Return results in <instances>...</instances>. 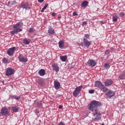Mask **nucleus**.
I'll use <instances>...</instances> for the list:
<instances>
[{
    "instance_id": "f257e3e1",
    "label": "nucleus",
    "mask_w": 125,
    "mask_h": 125,
    "mask_svg": "<svg viewBox=\"0 0 125 125\" xmlns=\"http://www.w3.org/2000/svg\"><path fill=\"white\" fill-rule=\"evenodd\" d=\"M101 106V103L100 102L93 101L91 102V103L90 104V106L89 109L90 111L93 112V114L94 116L97 115L96 117L94 119V121L95 122H97V121H99L101 119V113L98 112V110H97V108H99Z\"/></svg>"
},
{
    "instance_id": "f03ea898",
    "label": "nucleus",
    "mask_w": 125,
    "mask_h": 125,
    "mask_svg": "<svg viewBox=\"0 0 125 125\" xmlns=\"http://www.w3.org/2000/svg\"><path fill=\"white\" fill-rule=\"evenodd\" d=\"M1 116H9V107H2L0 110Z\"/></svg>"
},
{
    "instance_id": "7ed1b4c3",
    "label": "nucleus",
    "mask_w": 125,
    "mask_h": 125,
    "mask_svg": "<svg viewBox=\"0 0 125 125\" xmlns=\"http://www.w3.org/2000/svg\"><path fill=\"white\" fill-rule=\"evenodd\" d=\"M83 88V86H79L76 87L75 90L73 91V95L74 97H77L79 94H80V92L82 91V89Z\"/></svg>"
},
{
    "instance_id": "20e7f679",
    "label": "nucleus",
    "mask_w": 125,
    "mask_h": 125,
    "mask_svg": "<svg viewBox=\"0 0 125 125\" xmlns=\"http://www.w3.org/2000/svg\"><path fill=\"white\" fill-rule=\"evenodd\" d=\"M14 73H15V70L11 68H7L5 72V75L6 76H11L12 75H13Z\"/></svg>"
},
{
    "instance_id": "39448f33",
    "label": "nucleus",
    "mask_w": 125,
    "mask_h": 125,
    "mask_svg": "<svg viewBox=\"0 0 125 125\" xmlns=\"http://www.w3.org/2000/svg\"><path fill=\"white\" fill-rule=\"evenodd\" d=\"M16 49L17 48L16 47H13L12 48H9L7 51V53L9 56H12Z\"/></svg>"
},
{
    "instance_id": "423d86ee",
    "label": "nucleus",
    "mask_w": 125,
    "mask_h": 125,
    "mask_svg": "<svg viewBox=\"0 0 125 125\" xmlns=\"http://www.w3.org/2000/svg\"><path fill=\"white\" fill-rule=\"evenodd\" d=\"M21 7L23 9H26V10H28V9H31V7L28 2H23L21 3Z\"/></svg>"
},
{
    "instance_id": "0eeeda50",
    "label": "nucleus",
    "mask_w": 125,
    "mask_h": 125,
    "mask_svg": "<svg viewBox=\"0 0 125 125\" xmlns=\"http://www.w3.org/2000/svg\"><path fill=\"white\" fill-rule=\"evenodd\" d=\"M23 26V22H19L18 23H16L14 25H13V28L16 30H21L22 31V29H21V27Z\"/></svg>"
},
{
    "instance_id": "6e6552de",
    "label": "nucleus",
    "mask_w": 125,
    "mask_h": 125,
    "mask_svg": "<svg viewBox=\"0 0 125 125\" xmlns=\"http://www.w3.org/2000/svg\"><path fill=\"white\" fill-rule=\"evenodd\" d=\"M83 45H84L85 47H87L88 48L90 45H91V42L88 41V40H86L85 38L83 39Z\"/></svg>"
},
{
    "instance_id": "1a4fd4ad",
    "label": "nucleus",
    "mask_w": 125,
    "mask_h": 125,
    "mask_svg": "<svg viewBox=\"0 0 125 125\" xmlns=\"http://www.w3.org/2000/svg\"><path fill=\"white\" fill-rule=\"evenodd\" d=\"M87 63L89 67H95L96 66V62L91 59L89 60Z\"/></svg>"
},
{
    "instance_id": "9d476101",
    "label": "nucleus",
    "mask_w": 125,
    "mask_h": 125,
    "mask_svg": "<svg viewBox=\"0 0 125 125\" xmlns=\"http://www.w3.org/2000/svg\"><path fill=\"white\" fill-rule=\"evenodd\" d=\"M105 95L107 98L111 99V98H112V97L115 95V92L112 90H110L105 94Z\"/></svg>"
},
{
    "instance_id": "9b49d317",
    "label": "nucleus",
    "mask_w": 125,
    "mask_h": 125,
    "mask_svg": "<svg viewBox=\"0 0 125 125\" xmlns=\"http://www.w3.org/2000/svg\"><path fill=\"white\" fill-rule=\"evenodd\" d=\"M19 61H20V62H22L24 63H26V62L28 61V60L27 59V58H25L24 57V56L22 55H20L19 56Z\"/></svg>"
},
{
    "instance_id": "f8f14e48",
    "label": "nucleus",
    "mask_w": 125,
    "mask_h": 125,
    "mask_svg": "<svg viewBox=\"0 0 125 125\" xmlns=\"http://www.w3.org/2000/svg\"><path fill=\"white\" fill-rule=\"evenodd\" d=\"M61 84L60 83L58 82V81H55L54 82V86L55 89L58 90L60 88Z\"/></svg>"
},
{
    "instance_id": "ddd939ff",
    "label": "nucleus",
    "mask_w": 125,
    "mask_h": 125,
    "mask_svg": "<svg viewBox=\"0 0 125 125\" xmlns=\"http://www.w3.org/2000/svg\"><path fill=\"white\" fill-rule=\"evenodd\" d=\"M104 83L105 86H110V85H112L113 84V82L111 80L109 79L104 82Z\"/></svg>"
},
{
    "instance_id": "4468645a",
    "label": "nucleus",
    "mask_w": 125,
    "mask_h": 125,
    "mask_svg": "<svg viewBox=\"0 0 125 125\" xmlns=\"http://www.w3.org/2000/svg\"><path fill=\"white\" fill-rule=\"evenodd\" d=\"M52 68H53V70L55 71V72H59V69H60L59 66L57 64L55 63L53 64Z\"/></svg>"
},
{
    "instance_id": "2eb2a0df",
    "label": "nucleus",
    "mask_w": 125,
    "mask_h": 125,
    "mask_svg": "<svg viewBox=\"0 0 125 125\" xmlns=\"http://www.w3.org/2000/svg\"><path fill=\"white\" fill-rule=\"evenodd\" d=\"M103 84L100 81H96L95 82V87H99V88H100V87H101Z\"/></svg>"
},
{
    "instance_id": "dca6fc26",
    "label": "nucleus",
    "mask_w": 125,
    "mask_h": 125,
    "mask_svg": "<svg viewBox=\"0 0 125 125\" xmlns=\"http://www.w3.org/2000/svg\"><path fill=\"white\" fill-rule=\"evenodd\" d=\"M23 42L24 44L28 45V44H30V42H31V40L29 39V38H25L23 39Z\"/></svg>"
},
{
    "instance_id": "f3484780",
    "label": "nucleus",
    "mask_w": 125,
    "mask_h": 125,
    "mask_svg": "<svg viewBox=\"0 0 125 125\" xmlns=\"http://www.w3.org/2000/svg\"><path fill=\"white\" fill-rule=\"evenodd\" d=\"M38 74L41 76H44L45 75V70L43 69H40L38 72Z\"/></svg>"
},
{
    "instance_id": "a211bd4d",
    "label": "nucleus",
    "mask_w": 125,
    "mask_h": 125,
    "mask_svg": "<svg viewBox=\"0 0 125 125\" xmlns=\"http://www.w3.org/2000/svg\"><path fill=\"white\" fill-rule=\"evenodd\" d=\"M12 110L13 112H14L15 113H17V112L19 111V107L17 105H15L12 107Z\"/></svg>"
},
{
    "instance_id": "6ab92c4d",
    "label": "nucleus",
    "mask_w": 125,
    "mask_h": 125,
    "mask_svg": "<svg viewBox=\"0 0 125 125\" xmlns=\"http://www.w3.org/2000/svg\"><path fill=\"white\" fill-rule=\"evenodd\" d=\"M88 4V2L87 1H84L82 2L81 4V6L82 7H83V8H85L87 6Z\"/></svg>"
},
{
    "instance_id": "aec40b11",
    "label": "nucleus",
    "mask_w": 125,
    "mask_h": 125,
    "mask_svg": "<svg viewBox=\"0 0 125 125\" xmlns=\"http://www.w3.org/2000/svg\"><path fill=\"white\" fill-rule=\"evenodd\" d=\"M100 89L103 91V92H107L108 91V89L106 87H105V86L103 84L102 86L100 87Z\"/></svg>"
},
{
    "instance_id": "412c9836",
    "label": "nucleus",
    "mask_w": 125,
    "mask_h": 125,
    "mask_svg": "<svg viewBox=\"0 0 125 125\" xmlns=\"http://www.w3.org/2000/svg\"><path fill=\"white\" fill-rule=\"evenodd\" d=\"M48 34H50V35H54V34H55V31L53 28H49L48 30Z\"/></svg>"
},
{
    "instance_id": "4be33fe9",
    "label": "nucleus",
    "mask_w": 125,
    "mask_h": 125,
    "mask_svg": "<svg viewBox=\"0 0 125 125\" xmlns=\"http://www.w3.org/2000/svg\"><path fill=\"white\" fill-rule=\"evenodd\" d=\"M19 32H22V30L21 29L20 30L15 29L11 31V34L12 35H14V34H18V33H19Z\"/></svg>"
},
{
    "instance_id": "5701e85b",
    "label": "nucleus",
    "mask_w": 125,
    "mask_h": 125,
    "mask_svg": "<svg viewBox=\"0 0 125 125\" xmlns=\"http://www.w3.org/2000/svg\"><path fill=\"white\" fill-rule=\"evenodd\" d=\"M60 59L62 62H66V60H67V56H61L60 57Z\"/></svg>"
},
{
    "instance_id": "b1692460",
    "label": "nucleus",
    "mask_w": 125,
    "mask_h": 125,
    "mask_svg": "<svg viewBox=\"0 0 125 125\" xmlns=\"http://www.w3.org/2000/svg\"><path fill=\"white\" fill-rule=\"evenodd\" d=\"M59 46L60 48H63V47H64V42L62 41H60L59 42Z\"/></svg>"
},
{
    "instance_id": "393cba45",
    "label": "nucleus",
    "mask_w": 125,
    "mask_h": 125,
    "mask_svg": "<svg viewBox=\"0 0 125 125\" xmlns=\"http://www.w3.org/2000/svg\"><path fill=\"white\" fill-rule=\"evenodd\" d=\"M36 105L37 107L39 108H42V102L39 101L37 103Z\"/></svg>"
},
{
    "instance_id": "a878e982",
    "label": "nucleus",
    "mask_w": 125,
    "mask_h": 125,
    "mask_svg": "<svg viewBox=\"0 0 125 125\" xmlns=\"http://www.w3.org/2000/svg\"><path fill=\"white\" fill-rule=\"evenodd\" d=\"M112 19H113V22H117L118 21V16L117 15L113 16Z\"/></svg>"
},
{
    "instance_id": "bb28decb",
    "label": "nucleus",
    "mask_w": 125,
    "mask_h": 125,
    "mask_svg": "<svg viewBox=\"0 0 125 125\" xmlns=\"http://www.w3.org/2000/svg\"><path fill=\"white\" fill-rule=\"evenodd\" d=\"M119 78L120 79V80H125V74L123 73L122 75H119Z\"/></svg>"
},
{
    "instance_id": "cd10ccee",
    "label": "nucleus",
    "mask_w": 125,
    "mask_h": 125,
    "mask_svg": "<svg viewBox=\"0 0 125 125\" xmlns=\"http://www.w3.org/2000/svg\"><path fill=\"white\" fill-rule=\"evenodd\" d=\"M2 61L4 64H6V63H8V59L4 58L2 60Z\"/></svg>"
},
{
    "instance_id": "c85d7f7f",
    "label": "nucleus",
    "mask_w": 125,
    "mask_h": 125,
    "mask_svg": "<svg viewBox=\"0 0 125 125\" xmlns=\"http://www.w3.org/2000/svg\"><path fill=\"white\" fill-rule=\"evenodd\" d=\"M104 68H105V69H109V68H110V64L108 63H105Z\"/></svg>"
},
{
    "instance_id": "c756f323",
    "label": "nucleus",
    "mask_w": 125,
    "mask_h": 125,
    "mask_svg": "<svg viewBox=\"0 0 125 125\" xmlns=\"http://www.w3.org/2000/svg\"><path fill=\"white\" fill-rule=\"evenodd\" d=\"M37 82H38V83L40 84V85H42V80L39 79L38 80Z\"/></svg>"
},
{
    "instance_id": "7c9ffc66",
    "label": "nucleus",
    "mask_w": 125,
    "mask_h": 125,
    "mask_svg": "<svg viewBox=\"0 0 125 125\" xmlns=\"http://www.w3.org/2000/svg\"><path fill=\"white\" fill-rule=\"evenodd\" d=\"M28 32H29V33H34V32H35V29L31 27L29 29Z\"/></svg>"
},
{
    "instance_id": "2f4dec72",
    "label": "nucleus",
    "mask_w": 125,
    "mask_h": 125,
    "mask_svg": "<svg viewBox=\"0 0 125 125\" xmlns=\"http://www.w3.org/2000/svg\"><path fill=\"white\" fill-rule=\"evenodd\" d=\"M84 39H86V40H88V39H89V35L85 34Z\"/></svg>"
},
{
    "instance_id": "473e14b6",
    "label": "nucleus",
    "mask_w": 125,
    "mask_h": 125,
    "mask_svg": "<svg viewBox=\"0 0 125 125\" xmlns=\"http://www.w3.org/2000/svg\"><path fill=\"white\" fill-rule=\"evenodd\" d=\"M104 54H105V55H109V54H110V51L106 50L104 52Z\"/></svg>"
},
{
    "instance_id": "72a5a7b5",
    "label": "nucleus",
    "mask_w": 125,
    "mask_h": 125,
    "mask_svg": "<svg viewBox=\"0 0 125 125\" xmlns=\"http://www.w3.org/2000/svg\"><path fill=\"white\" fill-rule=\"evenodd\" d=\"M13 98L16 99V100H19V99H20V97H18L15 95L13 96Z\"/></svg>"
},
{
    "instance_id": "f704fd0d",
    "label": "nucleus",
    "mask_w": 125,
    "mask_h": 125,
    "mask_svg": "<svg viewBox=\"0 0 125 125\" xmlns=\"http://www.w3.org/2000/svg\"><path fill=\"white\" fill-rule=\"evenodd\" d=\"M94 92V90H93V89L89 90V93H90L91 94L93 93Z\"/></svg>"
},
{
    "instance_id": "c9c22d12",
    "label": "nucleus",
    "mask_w": 125,
    "mask_h": 125,
    "mask_svg": "<svg viewBox=\"0 0 125 125\" xmlns=\"http://www.w3.org/2000/svg\"><path fill=\"white\" fill-rule=\"evenodd\" d=\"M57 125H65V123H64V122H61L60 123H59Z\"/></svg>"
},
{
    "instance_id": "e433bc0d",
    "label": "nucleus",
    "mask_w": 125,
    "mask_h": 125,
    "mask_svg": "<svg viewBox=\"0 0 125 125\" xmlns=\"http://www.w3.org/2000/svg\"><path fill=\"white\" fill-rule=\"evenodd\" d=\"M47 6H48V4H46L44 5L43 8L45 10V9H46Z\"/></svg>"
},
{
    "instance_id": "4c0bfd02",
    "label": "nucleus",
    "mask_w": 125,
    "mask_h": 125,
    "mask_svg": "<svg viewBox=\"0 0 125 125\" xmlns=\"http://www.w3.org/2000/svg\"><path fill=\"white\" fill-rule=\"evenodd\" d=\"M73 16H78V13H77V12L73 13Z\"/></svg>"
},
{
    "instance_id": "58836bf2",
    "label": "nucleus",
    "mask_w": 125,
    "mask_h": 125,
    "mask_svg": "<svg viewBox=\"0 0 125 125\" xmlns=\"http://www.w3.org/2000/svg\"><path fill=\"white\" fill-rule=\"evenodd\" d=\"M87 24V22L86 21H83L82 23L83 26H84V25H86Z\"/></svg>"
},
{
    "instance_id": "ea45409f",
    "label": "nucleus",
    "mask_w": 125,
    "mask_h": 125,
    "mask_svg": "<svg viewBox=\"0 0 125 125\" xmlns=\"http://www.w3.org/2000/svg\"><path fill=\"white\" fill-rule=\"evenodd\" d=\"M77 44H79V45H81V46H83V43H80V42H77Z\"/></svg>"
},
{
    "instance_id": "a19ab883",
    "label": "nucleus",
    "mask_w": 125,
    "mask_h": 125,
    "mask_svg": "<svg viewBox=\"0 0 125 125\" xmlns=\"http://www.w3.org/2000/svg\"><path fill=\"white\" fill-rule=\"evenodd\" d=\"M120 15L121 17H123L124 15V13H123V12L120 13Z\"/></svg>"
},
{
    "instance_id": "79ce46f5",
    "label": "nucleus",
    "mask_w": 125,
    "mask_h": 125,
    "mask_svg": "<svg viewBox=\"0 0 125 125\" xmlns=\"http://www.w3.org/2000/svg\"><path fill=\"white\" fill-rule=\"evenodd\" d=\"M38 2L42 3V2H43V0H38Z\"/></svg>"
},
{
    "instance_id": "37998d69",
    "label": "nucleus",
    "mask_w": 125,
    "mask_h": 125,
    "mask_svg": "<svg viewBox=\"0 0 125 125\" xmlns=\"http://www.w3.org/2000/svg\"><path fill=\"white\" fill-rule=\"evenodd\" d=\"M52 16H55V15H56V14H55V13L53 12L52 13Z\"/></svg>"
},
{
    "instance_id": "c03bdc74",
    "label": "nucleus",
    "mask_w": 125,
    "mask_h": 125,
    "mask_svg": "<svg viewBox=\"0 0 125 125\" xmlns=\"http://www.w3.org/2000/svg\"><path fill=\"white\" fill-rule=\"evenodd\" d=\"M44 10H45L43 8H42V10L41 11V12H43V11H44Z\"/></svg>"
},
{
    "instance_id": "a18cd8bd",
    "label": "nucleus",
    "mask_w": 125,
    "mask_h": 125,
    "mask_svg": "<svg viewBox=\"0 0 125 125\" xmlns=\"http://www.w3.org/2000/svg\"><path fill=\"white\" fill-rule=\"evenodd\" d=\"M59 109H62V108H63V106L62 105H59Z\"/></svg>"
},
{
    "instance_id": "49530a36",
    "label": "nucleus",
    "mask_w": 125,
    "mask_h": 125,
    "mask_svg": "<svg viewBox=\"0 0 125 125\" xmlns=\"http://www.w3.org/2000/svg\"><path fill=\"white\" fill-rule=\"evenodd\" d=\"M15 3H16V2L15 1H13L12 2V4H15Z\"/></svg>"
},
{
    "instance_id": "de8ad7c7",
    "label": "nucleus",
    "mask_w": 125,
    "mask_h": 125,
    "mask_svg": "<svg viewBox=\"0 0 125 125\" xmlns=\"http://www.w3.org/2000/svg\"><path fill=\"white\" fill-rule=\"evenodd\" d=\"M10 97H11L12 98H13V96H12V95H10Z\"/></svg>"
},
{
    "instance_id": "09e8293b",
    "label": "nucleus",
    "mask_w": 125,
    "mask_h": 125,
    "mask_svg": "<svg viewBox=\"0 0 125 125\" xmlns=\"http://www.w3.org/2000/svg\"><path fill=\"white\" fill-rule=\"evenodd\" d=\"M35 113H36L37 114V113H38V110H37V109H36V110H35Z\"/></svg>"
},
{
    "instance_id": "8fccbe9b",
    "label": "nucleus",
    "mask_w": 125,
    "mask_h": 125,
    "mask_svg": "<svg viewBox=\"0 0 125 125\" xmlns=\"http://www.w3.org/2000/svg\"><path fill=\"white\" fill-rule=\"evenodd\" d=\"M101 125H104V124H102Z\"/></svg>"
}]
</instances>
